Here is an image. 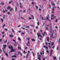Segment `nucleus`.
I'll return each mask as SVG.
<instances>
[{
    "label": "nucleus",
    "mask_w": 60,
    "mask_h": 60,
    "mask_svg": "<svg viewBox=\"0 0 60 60\" xmlns=\"http://www.w3.org/2000/svg\"><path fill=\"white\" fill-rule=\"evenodd\" d=\"M50 36L51 38H54V36H53V33H52V32L51 31L52 30V32H53V31H54V30H52V25H51V24H50Z\"/></svg>",
    "instance_id": "obj_1"
},
{
    "label": "nucleus",
    "mask_w": 60,
    "mask_h": 60,
    "mask_svg": "<svg viewBox=\"0 0 60 60\" xmlns=\"http://www.w3.org/2000/svg\"><path fill=\"white\" fill-rule=\"evenodd\" d=\"M37 35L38 36V39L40 41L41 40V38H42V37L41 36V35H40V34H38V33H37Z\"/></svg>",
    "instance_id": "obj_2"
},
{
    "label": "nucleus",
    "mask_w": 60,
    "mask_h": 60,
    "mask_svg": "<svg viewBox=\"0 0 60 60\" xmlns=\"http://www.w3.org/2000/svg\"><path fill=\"white\" fill-rule=\"evenodd\" d=\"M52 5H53V7H52V13H54V8H56V7H54L55 5L54 4V3H52Z\"/></svg>",
    "instance_id": "obj_3"
},
{
    "label": "nucleus",
    "mask_w": 60,
    "mask_h": 60,
    "mask_svg": "<svg viewBox=\"0 0 60 60\" xmlns=\"http://www.w3.org/2000/svg\"><path fill=\"white\" fill-rule=\"evenodd\" d=\"M9 48L11 49V52H14V50L13 49V47L9 45Z\"/></svg>",
    "instance_id": "obj_4"
},
{
    "label": "nucleus",
    "mask_w": 60,
    "mask_h": 60,
    "mask_svg": "<svg viewBox=\"0 0 60 60\" xmlns=\"http://www.w3.org/2000/svg\"><path fill=\"white\" fill-rule=\"evenodd\" d=\"M49 15H48V16L47 17H46V19H44V18H43V17H41V18L43 20H45V19H47L48 20H50L49 19Z\"/></svg>",
    "instance_id": "obj_5"
},
{
    "label": "nucleus",
    "mask_w": 60,
    "mask_h": 60,
    "mask_svg": "<svg viewBox=\"0 0 60 60\" xmlns=\"http://www.w3.org/2000/svg\"><path fill=\"white\" fill-rule=\"evenodd\" d=\"M6 45H3V51L4 53H5V51H4V49H5V48H6Z\"/></svg>",
    "instance_id": "obj_6"
},
{
    "label": "nucleus",
    "mask_w": 60,
    "mask_h": 60,
    "mask_svg": "<svg viewBox=\"0 0 60 60\" xmlns=\"http://www.w3.org/2000/svg\"><path fill=\"white\" fill-rule=\"evenodd\" d=\"M54 16V15H52L51 16V19L52 20V19H54V18H56V16H54L53 18V17Z\"/></svg>",
    "instance_id": "obj_7"
},
{
    "label": "nucleus",
    "mask_w": 60,
    "mask_h": 60,
    "mask_svg": "<svg viewBox=\"0 0 60 60\" xmlns=\"http://www.w3.org/2000/svg\"><path fill=\"white\" fill-rule=\"evenodd\" d=\"M41 56L40 55H39L38 56V59L39 60H41Z\"/></svg>",
    "instance_id": "obj_8"
},
{
    "label": "nucleus",
    "mask_w": 60,
    "mask_h": 60,
    "mask_svg": "<svg viewBox=\"0 0 60 60\" xmlns=\"http://www.w3.org/2000/svg\"><path fill=\"white\" fill-rule=\"evenodd\" d=\"M42 34H43V36H44V35H47V33H46V32H44L43 33V34L42 33Z\"/></svg>",
    "instance_id": "obj_9"
},
{
    "label": "nucleus",
    "mask_w": 60,
    "mask_h": 60,
    "mask_svg": "<svg viewBox=\"0 0 60 60\" xmlns=\"http://www.w3.org/2000/svg\"><path fill=\"white\" fill-rule=\"evenodd\" d=\"M26 45L27 46H28V45H29V41H28V42L26 43Z\"/></svg>",
    "instance_id": "obj_10"
},
{
    "label": "nucleus",
    "mask_w": 60,
    "mask_h": 60,
    "mask_svg": "<svg viewBox=\"0 0 60 60\" xmlns=\"http://www.w3.org/2000/svg\"><path fill=\"white\" fill-rule=\"evenodd\" d=\"M53 51L52 50H50V52H51L50 54V56H51V55H52V52Z\"/></svg>",
    "instance_id": "obj_11"
},
{
    "label": "nucleus",
    "mask_w": 60,
    "mask_h": 60,
    "mask_svg": "<svg viewBox=\"0 0 60 60\" xmlns=\"http://www.w3.org/2000/svg\"><path fill=\"white\" fill-rule=\"evenodd\" d=\"M20 8H22V7H23V6H22V5L21 4V3H20Z\"/></svg>",
    "instance_id": "obj_12"
},
{
    "label": "nucleus",
    "mask_w": 60,
    "mask_h": 60,
    "mask_svg": "<svg viewBox=\"0 0 60 60\" xmlns=\"http://www.w3.org/2000/svg\"><path fill=\"white\" fill-rule=\"evenodd\" d=\"M18 55H19V54H20V55L21 56H22V54H21V52H18Z\"/></svg>",
    "instance_id": "obj_13"
},
{
    "label": "nucleus",
    "mask_w": 60,
    "mask_h": 60,
    "mask_svg": "<svg viewBox=\"0 0 60 60\" xmlns=\"http://www.w3.org/2000/svg\"><path fill=\"white\" fill-rule=\"evenodd\" d=\"M13 41L14 42H15V45H16L17 44L16 43V41H15V40H13Z\"/></svg>",
    "instance_id": "obj_14"
},
{
    "label": "nucleus",
    "mask_w": 60,
    "mask_h": 60,
    "mask_svg": "<svg viewBox=\"0 0 60 60\" xmlns=\"http://www.w3.org/2000/svg\"><path fill=\"white\" fill-rule=\"evenodd\" d=\"M10 37L11 38H12L13 37V36L12 35H9Z\"/></svg>",
    "instance_id": "obj_15"
},
{
    "label": "nucleus",
    "mask_w": 60,
    "mask_h": 60,
    "mask_svg": "<svg viewBox=\"0 0 60 60\" xmlns=\"http://www.w3.org/2000/svg\"><path fill=\"white\" fill-rule=\"evenodd\" d=\"M44 48H45V49H48V47H47V46H44Z\"/></svg>",
    "instance_id": "obj_16"
},
{
    "label": "nucleus",
    "mask_w": 60,
    "mask_h": 60,
    "mask_svg": "<svg viewBox=\"0 0 60 60\" xmlns=\"http://www.w3.org/2000/svg\"><path fill=\"white\" fill-rule=\"evenodd\" d=\"M53 58H54L53 60H55L56 59V57H54V56H53Z\"/></svg>",
    "instance_id": "obj_17"
},
{
    "label": "nucleus",
    "mask_w": 60,
    "mask_h": 60,
    "mask_svg": "<svg viewBox=\"0 0 60 60\" xmlns=\"http://www.w3.org/2000/svg\"><path fill=\"white\" fill-rule=\"evenodd\" d=\"M4 11V10H3V13H5L6 11Z\"/></svg>",
    "instance_id": "obj_18"
},
{
    "label": "nucleus",
    "mask_w": 60,
    "mask_h": 60,
    "mask_svg": "<svg viewBox=\"0 0 60 60\" xmlns=\"http://www.w3.org/2000/svg\"><path fill=\"white\" fill-rule=\"evenodd\" d=\"M1 5H4V3L2 2H1Z\"/></svg>",
    "instance_id": "obj_19"
},
{
    "label": "nucleus",
    "mask_w": 60,
    "mask_h": 60,
    "mask_svg": "<svg viewBox=\"0 0 60 60\" xmlns=\"http://www.w3.org/2000/svg\"><path fill=\"white\" fill-rule=\"evenodd\" d=\"M18 39L19 41H20L21 40V39L19 38H18Z\"/></svg>",
    "instance_id": "obj_20"
},
{
    "label": "nucleus",
    "mask_w": 60,
    "mask_h": 60,
    "mask_svg": "<svg viewBox=\"0 0 60 60\" xmlns=\"http://www.w3.org/2000/svg\"><path fill=\"white\" fill-rule=\"evenodd\" d=\"M7 9H11V7H7Z\"/></svg>",
    "instance_id": "obj_21"
},
{
    "label": "nucleus",
    "mask_w": 60,
    "mask_h": 60,
    "mask_svg": "<svg viewBox=\"0 0 60 60\" xmlns=\"http://www.w3.org/2000/svg\"><path fill=\"white\" fill-rule=\"evenodd\" d=\"M15 11H17V8L16 7H15Z\"/></svg>",
    "instance_id": "obj_22"
},
{
    "label": "nucleus",
    "mask_w": 60,
    "mask_h": 60,
    "mask_svg": "<svg viewBox=\"0 0 60 60\" xmlns=\"http://www.w3.org/2000/svg\"><path fill=\"white\" fill-rule=\"evenodd\" d=\"M16 57V56L15 55H14L12 56V57Z\"/></svg>",
    "instance_id": "obj_23"
},
{
    "label": "nucleus",
    "mask_w": 60,
    "mask_h": 60,
    "mask_svg": "<svg viewBox=\"0 0 60 60\" xmlns=\"http://www.w3.org/2000/svg\"><path fill=\"white\" fill-rule=\"evenodd\" d=\"M1 20L2 22H3V21H4V19H1Z\"/></svg>",
    "instance_id": "obj_24"
},
{
    "label": "nucleus",
    "mask_w": 60,
    "mask_h": 60,
    "mask_svg": "<svg viewBox=\"0 0 60 60\" xmlns=\"http://www.w3.org/2000/svg\"><path fill=\"white\" fill-rule=\"evenodd\" d=\"M12 1H9V4H11V3H12Z\"/></svg>",
    "instance_id": "obj_25"
},
{
    "label": "nucleus",
    "mask_w": 60,
    "mask_h": 60,
    "mask_svg": "<svg viewBox=\"0 0 60 60\" xmlns=\"http://www.w3.org/2000/svg\"><path fill=\"white\" fill-rule=\"evenodd\" d=\"M7 40L5 41L4 42V43H6V42H7Z\"/></svg>",
    "instance_id": "obj_26"
},
{
    "label": "nucleus",
    "mask_w": 60,
    "mask_h": 60,
    "mask_svg": "<svg viewBox=\"0 0 60 60\" xmlns=\"http://www.w3.org/2000/svg\"><path fill=\"white\" fill-rule=\"evenodd\" d=\"M16 4H17V5L18 7H19V4H18V2H17V1H16Z\"/></svg>",
    "instance_id": "obj_27"
},
{
    "label": "nucleus",
    "mask_w": 60,
    "mask_h": 60,
    "mask_svg": "<svg viewBox=\"0 0 60 60\" xmlns=\"http://www.w3.org/2000/svg\"><path fill=\"white\" fill-rule=\"evenodd\" d=\"M55 23H56L57 22V19H56L55 20Z\"/></svg>",
    "instance_id": "obj_28"
},
{
    "label": "nucleus",
    "mask_w": 60,
    "mask_h": 60,
    "mask_svg": "<svg viewBox=\"0 0 60 60\" xmlns=\"http://www.w3.org/2000/svg\"><path fill=\"white\" fill-rule=\"evenodd\" d=\"M21 19H25L23 17H22L21 18Z\"/></svg>",
    "instance_id": "obj_29"
},
{
    "label": "nucleus",
    "mask_w": 60,
    "mask_h": 60,
    "mask_svg": "<svg viewBox=\"0 0 60 60\" xmlns=\"http://www.w3.org/2000/svg\"><path fill=\"white\" fill-rule=\"evenodd\" d=\"M25 49H27L28 48L27 47H26V46H25Z\"/></svg>",
    "instance_id": "obj_30"
},
{
    "label": "nucleus",
    "mask_w": 60,
    "mask_h": 60,
    "mask_svg": "<svg viewBox=\"0 0 60 60\" xmlns=\"http://www.w3.org/2000/svg\"><path fill=\"white\" fill-rule=\"evenodd\" d=\"M13 8H11V9L10 10V11H11L12 10H13Z\"/></svg>",
    "instance_id": "obj_31"
},
{
    "label": "nucleus",
    "mask_w": 60,
    "mask_h": 60,
    "mask_svg": "<svg viewBox=\"0 0 60 60\" xmlns=\"http://www.w3.org/2000/svg\"><path fill=\"white\" fill-rule=\"evenodd\" d=\"M29 54H28V53H27V56H26V58H27V57L28 56Z\"/></svg>",
    "instance_id": "obj_32"
},
{
    "label": "nucleus",
    "mask_w": 60,
    "mask_h": 60,
    "mask_svg": "<svg viewBox=\"0 0 60 60\" xmlns=\"http://www.w3.org/2000/svg\"><path fill=\"white\" fill-rule=\"evenodd\" d=\"M32 41H35V40L33 39H32Z\"/></svg>",
    "instance_id": "obj_33"
},
{
    "label": "nucleus",
    "mask_w": 60,
    "mask_h": 60,
    "mask_svg": "<svg viewBox=\"0 0 60 60\" xmlns=\"http://www.w3.org/2000/svg\"><path fill=\"white\" fill-rule=\"evenodd\" d=\"M22 34V35H23V34H25V33H21Z\"/></svg>",
    "instance_id": "obj_34"
},
{
    "label": "nucleus",
    "mask_w": 60,
    "mask_h": 60,
    "mask_svg": "<svg viewBox=\"0 0 60 60\" xmlns=\"http://www.w3.org/2000/svg\"><path fill=\"white\" fill-rule=\"evenodd\" d=\"M18 48L19 49H21V48L19 47Z\"/></svg>",
    "instance_id": "obj_35"
},
{
    "label": "nucleus",
    "mask_w": 60,
    "mask_h": 60,
    "mask_svg": "<svg viewBox=\"0 0 60 60\" xmlns=\"http://www.w3.org/2000/svg\"><path fill=\"white\" fill-rule=\"evenodd\" d=\"M47 41H49V38H47Z\"/></svg>",
    "instance_id": "obj_36"
},
{
    "label": "nucleus",
    "mask_w": 60,
    "mask_h": 60,
    "mask_svg": "<svg viewBox=\"0 0 60 60\" xmlns=\"http://www.w3.org/2000/svg\"><path fill=\"white\" fill-rule=\"evenodd\" d=\"M37 24H38V26H39V22H38L37 23Z\"/></svg>",
    "instance_id": "obj_37"
},
{
    "label": "nucleus",
    "mask_w": 60,
    "mask_h": 60,
    "mask_svg": "<svg viewBox=\"0 0 60 60\" xmlns=\"http://www.w3.org/2000/svg\"><path fill=\"white\" fill-rule=\"evenodd\" d=\"M27 40H29V39H30V38H27L26 39Z\"/></svg>",
    "instance_id": "obj_38"
},
{
    "label": "nucleus",
    "mask_w": 60,
    "mask_h": 60,
    "mask_svg": "<svg viewBox=\"0 0 60 60\" xmlns=\"http://www.w3.org/2000/svg\"><path fill=\"white\" fill-rule=\"evenodd\" d=\"M2 52V50H1L0 49V54H1V53Z\"/></svg>",
    "instance_id": "obj_39"
},
{
    "label": "nucleus",
    "mask_w": 60,
    "mask_h": 60,
    "mask_svg": "<svg viewBox=\"0 0 60 60\" xmlns=\"http://www.w3.org/2000/svg\"><path fill=\"white\" fill-rule=\"evenodd\" d=\"M32 19V18H31L30 17H29V19Z\"/></svg>",
    "instance_id": "obj_40"
},
{
    "label": "nucleus",
    "mask_w": 60,
    "mask_h": 60,
    "mask_svg": "<svg viewBox=\"0 0 60 60\" xmlns=\"http://www.w3.org/2000/svg\"><path fill=\"white\" fill-rule=\"evenodd\" d=\"M5 55H6V56H8V54H7L6 53H5Z\"/></svg>",
    "instance_id": "obj_41"
},
{
    "label": "nucleus",
    "mask_w": 60,
    "mask_h": 60,
    "mask_svg": "<svg viewBox=\"0 0 60 60\" xmlns=\"http://www.w3.org/2000/svg\"><path fill=\"white\" fill-rule=\"evenodd\" d=\"M51 44H52V45H54V43L53 42Z\"/></svg>",
    "instance_id": "obj_42"
},
{
    "label": "nucleus",
    "mask_w": 60,
    "mask_h": 60,
    "mask_svg": "<svg viewBox=\"0 0 60 60\" xmlns=\"http://www.w3.org/2000/svg\"><path fill=\"white\" fill-rule=\"evenodd\" d=\"M32 18L33 19H34V16L33 15H32Z\"/></svg>",
    "instance_id": "obj_43"
},
{
    "label": "nucleus",
    "mask_w": 60,
    "mask_h": 60,
    "mask_svg": "<svg viewBox=\"0 0 60 60\" xmlns=\"http://www.w3.org/2000/svg\"><path fill=\"white\" fill-rule=\"evenodd\" d=\"M46 52H47V53H48L49 52V51H48V50H47V51H46Z\"/></svg>",
    "instance_id": "obj_44"
},
{
    "label": "nucleus",
    "mask_w": 60,
    "mask_h": 60,
    "mask_svg": "<svg viewBox=\"0 0 60 60\" xmlns=\"http://www.w3.org/2000/svg\"><path fill=\"white\" fill-rule=\"evenodd\" d=\"M1 34H4V32L3 31L1 33Z\"/></svg>",
    "instance_id": "obj_45"
},
{
    "label": "nucleus",
    "mask_w": 60,
    "mask_h": 60,
    "mask_svg": "<svg viewBox=\"0 0 60 60\" xmlns=\"http://www.w3.org/2000/svg\"><path fill=\"white\" fill-rule=\"evenodd\" d=\"M12 31L13 33H14V30H13V29H12Z\"/></svg>",
    "instance_id": "obj_46"
},
{
    "label": "nucleus",
    "mask_w": 60,
    "mask_h": 60,
    "mask_svg": "<svg viewBox=\"0 0 60 60\" xmlns=\"http://www.w3.org/2000/svg\"><path fill=\"white\" fill-rule=\"evenodd\" d=\"M23 12H26V11H25V10H24L23 11Z\"/></svg>",
    "instance_id": "obj_47"
},
{
    "label": "nucleus",
    "mask_w": 60,
    "mask_h": 60,
    "mask_svg": "<svg viewBox=\"0 0 60 60\" xmlns=\"http://www.w3.org/2000/svg\"><path fill=\"white\" fill-rule=\"evenodd\" d=\"M5 16V15H4L3 16V18H4H4H5V17H4Z\"/></svg>",
    "instance_id": "obj_48"
},
{
    "label": "nucleus",
    "mask_w": 60,
    "mask_h": 60,
    "mask_svg": "<svg viewBox=\"0 0 60 60\" xmlns=\"http://www.w3.org/2000/svg\"><path fill=\"white\" fill-rule=\"evenodd\" d=\"M25 27H27V28H29V26H25Z\"/></svg>",
    "instance_id": "obj_49"
},
{
    "label": "nucleus",
    "mask_w": 60,
    "mask_h": 60,
    "mask_svg": "<svg viewBox=\"0 0 60 60\" xmlns=\"http://www.w3.org/2000/svg\"><path fill=\"white\" fill-rule=\"evenodd\" d=\"M5 24H4V25H3V27H4L5 26Z\"/></svg>",
    "instance_id": "obj_50"
},
{
    "label": "nucleus",
    "mask_w": 60,
    "mask_h": 60,
    "mask_svg": "<svg viewBox=\"0 0 60 60\" xmlns=\"http://www.w3.org/2000/svg\"><path fill=\"white\" fill-rule=\"evenodd\" d=\"M48 47L49 48H51V47L50 46V45H48Z\"/></svg>",
    "instance_id": "obj_51"
},
{
    "label": "nucleus",
    "mask_w": 60,
    "mask_h": 60,
    "mask_svg": "<svg viewBox=\"0 0 60 60\" xmlns=\"http://www.w3.org/2000/svg\"><path fill=\"white\" fill-rule=\"evenodd\" d=\"M58 47H57V49H56V50H58Z\"/></svg>",
    "instance_id": "obj_52"
},
{
    "label": "nucleus",
    "mask_w": 60,
    "mask_h": 60,
    "mask_svg": "<svg viewBox=\"0 0 60 60\" xmlns=\"http://www.w3.org/2000/svg\"><path fill=\"white\" fill-rule=\"evenodd\" d=\"M7 14H8L9 15V14H10V13L9 12H8L7 13Z\"/></svg>",
    "instance_id": "obj_53"
},
{
    "label": "nucleus",
    "mask_w": 60,
    "mask_h": 60,
    "mask_svg": "<svg viewBox=\"0 0 60 60\" xmlns=\"http://www.w3.org/2000/svg\"><path fill=\"white\" fill-rule=\"evenodd\" d=\"M38 10H39L40 11H41V9H38Z\"/></svg>",
    "instance_id": "obj_54"
},
{
    "label": "nucleus",
    "mask_w": 60,
    "mask_h": 60,
    "mask_svg": "<svg viewBox=\"0 0 60 60\" xmlns=\"http://www.w3.org/2000/svg\"><path fill=\"white\" fill-rule=\"evenodd\" d=\"M36 9H38V7H37V6H36Z\"/></svg>",
    "instance_id": "obj_55"
},
{
    "label": "nucleus",
    "mask_w": 60,
    "mask_h": 60,
    "mask_svg": "<svg viewBox=\"0 0 60 60\" xmlns=\"http://www.w3.org/2000/svg\"><path fill=\"white\" fill-rule=\"evenodd\" d=\"M32 53H33V56H34V52H32Z\"/></svg>",
    "instance_id": "obj_56"
},
{
    "label": "nucleus",
    "mask_w": 60,
    "mask_h": 60,
    "mask_svg": "<svg viewBox=\"0 0 60 60\" xmlns=\"http://www.w3.org/2000/svg\"><path fill=\"white\" fill-rule=\"evenodd\" d=\"M5 30H6L7 31V29H5Z\"/></svg>",
    "instance_id": "obj_57"
},
{
    "label": "nucleus",
    "mask_w": 60,
    "mask_h": 60,
    "mask_svg": "<svg viewBox=\"0 0 60 60\" xmlns=\"http://www.w3.org/2000/svg\"><path fill=\"white\" fill-rule=\"evenodd\" d=\"M22 28V29H25L24 28H22H22Z\"/></svg>",
    "instance_id": "obj_58"
},
{
    "label": "nucleus",
    "mask_w": 60,
    "mask_h": 60,
    "mask_svg": "<svg viewBox=\"0 0 60 60\" xmlns=\"http://www.w3.org/2000/svg\"><path fill=\"white\" fill-rule=\"evenodd\" d=\"M55 28H56V29H57V28H58L56 26L55 27Z\"/></svg>",
    "instance_id": "obj_59"
},
{
    "label": "nucleus",
    "mask_w": 60,
    "mask_h": 60,
    "mask_svg": "<svg viewBox=\"0 0 60 60\" xmlns=\"http://www.w3.org/2000/svg\"><path fill=\"white\" fill-rule=\"evenodd\" d=\"M45 44L46 45H47V42H45Z\"/></svg>",
    "instance_id": "obj_60"
},
{
    "label": "nucleus",
    "mask_w": 60,
    "mask_h": 60,
    "mask_svg": "<svg viewBox=\"0 0 60 60\" xmlns=\"http://www.w3.org/2000/svg\"><path fill=\"white\" fill-rule=\"evenodd\" d=\"M32 4H34V2H32Z\"/></svg>",
    "instance_id": "obj_61"
},
{
    "label": "nucleus",
    "mask_w": 60,
    "mask_h": 60,
    "mask_svg": "<svg viewBox=\"0 0 60 60\" xmlns=\"http://www.w3.org/2000/svg\"><path fill=\"white\" fill-rule=\"evenodd\" d=\"M23 53H25V51H23Z\"/></svg>",
    "instance_id": "obj_62"
},
{
    "label": "nucleus",
    "mask_w": 60,
    "mask_h": 60,
    "mask_svg": "<svg viewBox=\"0 0 60 60\" xmlns=\"http://www.w3.org/2000/svg\"><path fill=\"white\" fill-rule=\"evenodd\" d=\"M1 60H3V57H2L1 58Z\"/></svg>",
    "instance_id": "obj_63"
},
{
    "label": "nucleus",
    "mask_w": 60,
    "mask_h": 60,
    "mask_svg": "<svg viewBox=\"0 0 60 60\" xmlns=\"http://www.w3.org/2000/svg\"><path fill=\"white\" fill-rule=\"evenodd\" d=\"M12 60H15V59H12Z\"/></svg>",
    "instance_id": "obj_64"
}]
</instances>
